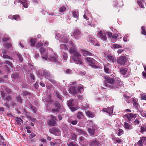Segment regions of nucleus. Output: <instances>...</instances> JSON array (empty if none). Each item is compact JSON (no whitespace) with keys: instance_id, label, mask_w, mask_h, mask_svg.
I'll return each instance as SVG.
<instances>
[{"instance_id":"50","label":"nucleus","mask_w":146,"mask_h":146,"mask_svg":"<svg viewBox=\"0 0 146 146\" xmlns=\"http://www.w3.org/2000/svg\"><path fill=\"white\" fill-rule=\"evenodd\" d=\"M4 139L2 136H0V145H3L4 143Z\"/></svg>"},{"instance_id":"11","label":"nucleus","mask_w":146,"mask_h":146,"mask_svg":"<svg viewBox=\"0 0 146 146\" xmlns=\"http://www.w3.org/2000/svg\"><path fill=\"white\" fill-rule=\"evenodd\" d=\"M102 111L107 112L110 116V115L113 113V108L108 107L107 108H103Z\"/></svg>"},{"instance_id":"36","label":"nucleus","mask_w":146,"mask_h":146,"mask_svg":"<svg viewBox=\"0 0 146 146\" xmlns=\"http://www.w3.org/2000/svg\"><path fill=\"white\" fill-rule=\"evenodd\" d=\"M24 1V2H23L21 1H19V2L21 4H22L24 7L25 8H27L28 7L27 1H26V0H25V1Z\"/></svg>"},{"instance_id":"57","label":"nucleus","mask_w":146,"mask_h":146,"mask_svg":"<svg viewBox=\"0 0 146 146\" xmlns=\"http://www.w3.org/2000/svg\"><path fill=\"white\" fill-rule=\"evenodd\" d=\"M3 57L4 58H8L11 60H12L13 58L11 57L8 56L6 54H4Z\"/></svg>"},{"instance_id":"63","label":"nucleus","mask_w":146,"mask_h":146,"mask_svg":"<svg viewBox=\"0 0 146 146\" xmlns=\"http://www.w3.org/2000/svg\"><path fill=\"white\" fill-rule=\"evenodd\" d=\"M83 88L82 86H78L77 89L78 92L81 93L82 90H83Z\"/></svg>"},{"instance_id":"6","label":"nucleus","mask_w":146,"mask_h":146,"mask_svg":"<svg viewBox=\"0 0 146 146\" xmlns=\"http://www.w3.org/2000/svg\"><path fill=\"white\" fill-rule=\"evenodd\" d=\"M51 119L49 121L48 125L50 126H55L56 124V121L57 120L56 117L52 115H51Z\"/></svg>"},{"instance_id":"52","label":"nucleus","mask_w":146,"mask_h":146,"mask_svg":"<svg viewBox=\"0 0 146 146\" xmlns=\"http://www.w3.org/2000/svg\"><path fill=\"white\" fill-rule=\"evenodd\" d=\"M145 27L143 26L141 27L142 31L141 33L142 35H146V31H145Z\"/></svg>"},{"instance_id":"40","label":"nucleus","mask_w":146,"mask_h":146,"mask_svg":"<svg viewBox=\"0 0 146 146\" xmlns=\"http://www.w3.org/2000/svg\"><path fill=\"white\" fill-rule=\"evenodd\" d=\"M135 146H143V143L140 140L134 145Z\"/></svg>"},{"instance_id":"4","label":"nucleus","mask_w":146,"mask_h":146,"mask_svg":"<svg viewBox=\"0 0 146 146\" xmlns=\"http://www.w3.org/2000/svg\"><path fill=\"white\" fill-rule=\"evenodd\" d=\"M69 51L71 54H73V55L72 56V57H76L81 56L80 54L77 51L76 48H70Z\"/></svg>"},{"instance_id":"29","label":"nucleus","mask_w":146,"mask_h":146,"mask_svg":"<svg viewBox=\"0 0 146 146\" xmlns=\"http://www.w3.org/2000/svg\"><path fill=\"white\" fill-rule=\"evenodd\" d=\"M11 17H12V20H15L18 21L20 19V17L19 15H15L13 16H12Z\"/></svg>"},{"instance_id":"26","label":"nucleus","mask_w":146,"mask_h":146,"mask_svg":"<svg viewBox=\"0 0 146 146\" xmlns=\"http://www.w3.org/2000/svg\"><path fill=\"white\" fill-rule=\"evenodd\" d=\"M106 58L108 60L111 61L113 63L114 62V57L111 55L110 54L108 55Z\"/></svg>"},{"instance_id":"42","label":"nucleus","mask_w":146,"mask_h":146,"mask_svg":"<svg viewBox=\"0 0 146 146\" xmlns=\"http://www.w3.org/2000/svg\"><path fill=\"white\" fill-rule=\"evenodd\" d=\"M113 46L114 48H121L122 47V46L119 45L117 44H113Z\"/></svg>"},{"instance_id":"54","label":"nucleus","mask_w":146,"mask_h":146,"mask_svg":"<svg viewBox=\"0 0 146 146\" xmlns=\"http://www.w3.org/2000/svg\"><path fill=\"white\" fill-rule=\"evenodd\" d=\"M74 100L73 99H71L68 102L67 104L68 106H72L73 105L72 102Z\"/></svg>"},{"instance_id":"61","label":"nucleus","mask_w":146,"mask_h":146,"mask_svg":"<svg viewBox=\"0 0 146 146\" xmlns=\"http://www.w3.org/2000/svg\"><path fill=\"white\" fill-rule=\"evenodd\" d=\"M61 47L64 48V50H65L66 49L68 50L66 44H61L60 45Z\"/></svg>"},{"instance_id":"64","label":"nucleus","mask_w":146,"mask_h":146,"mask_svg":"<svg viewBox=\"0 0 146 146\" xmlns=\"http://www.w3.org/2000/svg\"><path fill=\"white\" fill-rule=\"evenodd\" d=\"M12 78L14 79H16L18 78V75L17 74H13L11 76Z\"/></svg>"},{"instance_id":"38","label":"nucleus","mask_w":146,"mask_h":146,"mask_svg":"<svg viewBox=\"0 0 146 146\" xmlns=\"http://www.w3.org/2000/svg\"><path fill=\"white\" fill-rule=\"evenodd\" d=\"M68 146H79L75 142H71L68 144L67 143Z\"/></svg>"},{"instance_id":"10","label":"nucleus","mask_w":146,"mask_h":146,"mask_svg":"<svg viewBox=\"0 0 146 146\" xmlns=\"http://www.w3.org/2000/svg\"><path fill=\"white\" fill-rule=\"evenodd\" d=\"M80 56L78 57H72L73 60L74 61L75 63L79 64H82V61L81 58H80Z\"/></svg>"},{"instance_id":"51","label":"nucleus","mask_w":146,"mask_h":146,"mask_svg":"<svg viewBox=\"0 0 146 146\" xmlns=\"http://www.w3.org/2000/svg\"><path fill=\"white\" fill-rule=\"evenodd\" d=\"M105 85L106 86H107L111 89H115L116 88L115 87V85H108L106 82L105 83Z\"/></svg>"},{"instance_id":"56","label":"nucleus","mask_w":146,"mask_h":146,"mask_svg":"<svg viewBox=\"0 0 146 146\" xmlns=\"http://www.w3.org/2000/svg\"><path fill=\"white\" fill-rule=\"evenodd\" d=\"M123 133V131L121 129H119V132L117 134V135L119 136L121 135Z\"/></svg>"},{"instance_id":"17","label":"nucleus","mask_w":146,"mask_h":146,"mask_svg":"<svg viewBox=\"0 0 146 146\" xmlns=\"http://www.w3.org/2000/svg\"><path fill=\"white\" fill-rule=\"evenodd\" d=\"M73 17L77 19H78L79 13L78 11L76 10H74L71 11Z\"/></svg>"},{"instance_id":"62","label":"nucleus","mask_w":146,"mask_h":146,"mask_svg":"<svg viewBox=\"0 0 146 146\" xmlns=\"http://www.w3.org/2000/svg\"><path fill=\"white\" fill-rule=\"evenodd\" d=\"M123 97L125 99V100L126 101L128 100L130 98V97L129 96L126 95L125 94H124L123 95Z\"/></svg>"},{"instance_id":"34","label":"nucleus","mask_w":146,"mask_h":146,"mask_svg":"<svg viewBox=\"0 0 146 146\" xmlns=\"http://www.w3.org/2000/svg\"><path fill=\"white\" fill-rule=\"evenodd\" d=\"M84 117L82 112H79L77 113V117L79 119H80Z\"/></svg>"},{"instance_id":"12","label":"nucleus","mask_w":146,"mask_h":146,"mask_svg":"<svg viewBox=\"0 0 146 146\" xmlns=\"http://www.w3.org/2000/svg\"><path fill=\"white\" fill-rule=\"evenodd\" d=\"M122 83L120 80L119 78H118L115 81V88H119V87L122 86Z\"/></svg>"},{"instance_id":"55","label":"nucleus","mask_w":146,"mask_h":146,"mask_svg":"<svg viewBox=\"0 0 146 146\" xmlns=\"http://www.w3.org/2000/svg\"><path fill=\"white\" fill-rule=\"evenodd\" d=\"M62 55L64 60H67L68 56L67 53L65 52H63Z\"/></svg>"},{"instance_id":"19","label":"nucleus","mask_w":146,"mask_h":146,"mask_svg":"<svg viewBox=\"0 0 146 146\" xmlns=\"http://www.w3.org/2000/svg\"><path fill=\"white\" fill-rule=\"evenodd\" d=\"M81 51L82 54L84 56H92V53L87 50H81Z\"/></svg>"},{"instance_id":"44","label":"nucleus","mask_w":146,"mask_h":146,"mask_svg":"<svg viewBox=\"0 0 146 146\" xmlns=\"http://www.w3.org/2000/svg\"><path fill=\"white\" fill-rule=\"evenodd\" d=\"M140 140L142 141V143L144 144L146 142V137L143 136L140 137Z\"/></svg>"},{"instance_id":"43","label":"nucleus","mask_w":146,"mask_h":146,"mask_svg":"<svg viewBox=\"0 0 146 146\" xmlns=\"http://www.w3.org/2000/svg\"><path fill=\"white\" fill-rule=\"evenodd\" d=\"M3 63L7 64L10 67H13V64L10 61H6L5 62H4Z\"/></svg>"},{"instance_id":"2","label":"nucleus","mask_w":146,"mask_h":146,"mask_svg":"<svg viewBox=\"0 0 146 146\" xmlns=\"http://www.w3.org/2000/svg\"><path fill=\"white\" fill-rule=\"evenodd\" d=\"M127 58L125 56H121L117 58V62L120 65L123 66L127 62Z\"/></svg>"},{"instance_id":"9","label":"nucleus","mask_w":146,"mask_h":146,"mask_svg":"<svg viewBox=\"0 0 146 146\" xmlns=\"http://www.w3.org/2000/svg\"><path fill=\"white\" fill-rule=\"evenodd\" d=\"M105 81L109 84H114L115 82V79L114 78H110L109 76H105L104 77Z\"/></svg>"},{"instance_id":"46","label":"nucleus","mask_w":146,"mask_h":146,"mask_svg":"<svg viewBox=\"0 0 146 146\" xmlns=\"http://www.w3.org/2000/svg\"><path fill=\"white\" fill-rule=\"evenodd\" d=\"M56 94L57 97L60 100H62V96L60 94L59 92L58 91H56Z\"/></svg>"},{"instance_id":"1","label":"nucleus","mask_w":146,"mask_h":146,"mask_svg":"<svg viewBox=\"0 0 146 146\" xmlns=\"http://www.w3.org/2000/svg\"><path fill=\"white\" fill-rule=\"evenodd\" d=\"M85 60L87 61V63L90 66L96 69L99 68V66L96 65V61L94 58L89 57L85 58Z\"/></svg>"},{"instance_id":"35","label":"nucleus","mask_w":146,"mask_h":146,"mask_svg":"<svg viewBox=\"0 0 146 146\" xmlns=\"http://www.w3.org/2000/svg\"><path fill=\"white\" fill-rule=\"evenodd\" d=\"M16 100L18 102H19V103H22V99L21 96L19 95H18L15 98Z\"/></svg>"},{"instance_id":"48","label":"nucleus","mask_w":146,"mask_h":146,"mask_svg":"<svg viewBox=\"0 0 146 146\" xmlns=\"http://www.w3.org/2000/svg\"><path fill=\"white\" fill-rule=\"evenodd\" d=\"M5 46L7 48H12V45L11 43H7L5 44Z\"/></svg>"},{"instance_id":"47","label":"nucleus","mask_w":146,"mask_h":146,"mask_svg":"<svg viewBox=\"0 0 146 146\" xmlns=\"http://www.w3.org/2000/svg\"><path fill=\"white\" fill-rule=\"evenodd\" d=\"M16 120L17 122V123L18 124H21L20 122H23V121L20 118H19L18 117H17L16 118Z\"/></svg>"},{"instance_id":"3","label":"nucleus","mask_w":146,"mask_h":146,"mask_svg":"<svg viewBox=\"0 0 146 146\" xmlns=\"http://www.w3.org/2000/svg\"><path fill=\"white\" fill-rule=\"evenodd\" d=\"M97 35L102 40L105 41L107 40V38L106 36L107 32L101 30L98 32Z\"/></svg>"},{"instance_id":"37","label":"nucleus","mask_w":146,"mask_h":146,"mask_svg":"<svg viewBox=\"0 0 146 146\" xmlns=\"http://www.w3.org/2000/svg\"><path fill=\"white\" fill-rule=\"evenodd\" d=\"M66 10V8L64 6H61L59 8V11L60 12H63Z\"/></svg>"},{"instance_id":"8","label":"nucleus","mask_w":146,"mask_h":146,"mask_svg":"<svg viewBox=\"0 0 146 146\" xmlns=\"http://www.w3.org/2000/svg\"><path fill=\"white\" fill-rule=\"evenodd\" d=\"M73 35L76 38L78 39L81 37L82 33L78 29H76L74 30Z\"/></svg>"},{"instance_id":"21","label":"nucleus","mask_w":146,"mask_h":146,"mask_svg":"<svg viewBox=\"0 0 146 146\" xmlns=\"http://www.w3.org/2000/svg\"><path fill=\"white\" fill-rule=\"evenodd\" d=\"M48 59L52 62H54L56 64H59V62H58L56 58L54 56H49Z\"/></svg>"},{"instance_id":"60","label":"nucleus","mask_w":146,"mask_h":146,"mask_svg":"<svg viewBox=\"0 0 146 146\" xmlns=\"http://www.w3.org/2000/svg\"><path fill=\"white\" fill-rule=\"evenodd\" d=\"M1 94L2 97L4 99L6 97L5 93L4 91H2L1 92Z\"/></svg>"},{"instance_id":"14","label":"nucleus","mask_w":146,"mask_h":146,"mask_svg":"<svg viewBox=\"0 0 146 146\" xmlns=\"http://www.w3.org/2000/svg\"><path fill=\"white\" fill-rule=\"evenodd\" d=\"M74 129L78 135L80 134L84 135H86V132L82 129L76 128H75Z\"/></svg>"},{"instance_id":"5","label":"nucleus","mask_w":146,"mask_h":146,"mask_svg":"<svg viewBox=\"0 0 146 146\" xmlns=\"http://www.w3.org/2000/svg\"><path fill=\"white\" fill-rule=\"evenodd\" d=\"M49 131L50 133L53 134L55 135H59L60 134V130L56 127H53L49 129Z\"/></svg>"},{"instance_id":"20","label":"nucleus","mask_w":146,"mask_h":146,"mask_svg":"<svg viewBox=\"0 0 146 146\" xmlns=\"http://www.w3.org/2000/svg\"><path fill=\"white\" fill-rule=\"evenodd\" d=\"M137 3L139 6L141 8L144 9L146 5L145 3L143 1H138Z\"/></svg>"},{"instance_id":"22","label":"nucleus","mask_w":146,"mask_h":146,"mask_svg":"<svg viewBox=\"0 0 146 146\" xmlns=\"http://www.w3.org/2000/svg\"><path fill=\"white\" fill-rule=\"evenodd\" d=\"M88 132L90 135H93L95 134V129L93 127L88 129Z\"/></svg>"},{"instance_id":"31","label":"nucleus","mask_w":146,"mask_h":146,"mask_svg":"<svg viewBox=\"0 0 146 146\" xmlns=\"http://www.w3.org/2000/svg\"><path fill=\"white\" fill-rule=\"evenodd\" d=\"M121 74L123 75H125L127 72V70L124 68H122L120 70Z\"/></svg>"},{"instance_id":"30","label":"nucleus","mask_w":146,"mask_h":146,"mask_svg":"<svg viewBox=\"0 0 146 146\" xmlns=\"http://www.w3.org/2000/svg\"><path fill=\"white\" fill-rule=\"evenodd\" d=\"M86 113L89 117H93L95 115L94 113H92L91 111H89L86 112Z\"/></svg>"},{"instance_id":"58","label":"nucleus","mask_w":146,"mask_h":146,"mask_svg":"<svg viewBox=\"0 0 146 146\" xmlns=\"http://www.w3.org/2000/svg\"><path fill=\"white\" fill-rule=\"evenodd\" d=\"M70 49L71 48H76L75 46V45H74V44L72 42L70 41Z\"/></svg>"},{"instance_id":"25","label":"nucleus","mask_w":146,"mask_h":146,"mask_svg":"<svg viewBox=\"0 0 146 146\" xmlns=\"http://www.w3.org/2000/svg\"><path fill=\"white\" fill-rule=\"evenodd\" d=\"M141 130L139 131L141 133H143L145 132H146V125H144L140 127Z\"/></svg>"},{"instance_id":"18","label":"nucleus","mask_w":146,"mask_h":146,"mask_svg":"<svg viewBox=\"0 0 146 146\" xmlns=\"http://www.w3.org/2000/svg\"><path fill=\"white\" fill-rule=\"evenodd\" d=\"M70 93L71 94H75L78 92L76 88L75 87H71L69 89Z\"/></svg>"},{"instance_id":"33","label":"nucleus","mask_w":146,"mask_h":146,"mask_svg":"<svg viewBox=\"0 0 146 146\" xmlns=\"http://www.w3.org/2000/svg\"><path fill=\"white\" fill-rule=\"evenodd\" d=\"M36 42V40L34 39H31L30 40V44L31 46L33 47L35 46V43Z\"/></svg>"},{"instance_id":"15","label":"nucleus","mask_w":146,"mask_h":146,"mask_svg":"<svg viewBox=\"0 0 146 146\" xmlns=\"http://www.w3.org/2000/svg\"><path fill=\"white\" fill-rule=\"evenodd\" d=\"M74 118V117H70L68 118V121L69 123H70L72 124L76 125L78 121L76 119L75 120H73V119Z\"/></svg>"},{"instance_id":"24","label":"nucleus","mask_w":146,"mask_h":146,"mask_svg":"<svg viewBox=\"0 0 146 146\" xmlns=\"http://www.w3.org/2000/svg\"><path fill=\"white\" fill-rule=\"evenodd\" d=\"M132 100L133 101V106L135 108H137L138 107V104L137 102V100L136 99L132 98Z\"/></svg>"},{"instance_id":"23","label":"nucleus","mask_w":146,"mask_h":146,"mask_svg":"<svg viewBox=\"0 0 146 146\" xmlns=\"http://www.w3.org/2000/svg\"><path fill=\"white\" fill-rule=\"evenodd\" d=\"M43 75L46 78L50 77V74L49 72L47 70L43 71Z\"/></svg>"},{"instance_id":"53","label":"nucleus","mask_w":146,"mask_h":146,"mask_svg":"<svg viewBox=\"0 0 146 146\" xmlns=\"http://www.w3.org/2000/svg\"><path fill=\"white\" fill-rule=\"evenodd\" d=\"M4 99L7 101H9L11 100L12 97L9 95H7Z\"/></svg>"},{"instance_id":"49","label":"nucleus","mask_w":146,"mask_h":146,"mask_svg":"<svg viewBox=\"0 0 146 146\" xmlns=\"http://www.w3.org/2000/svg\"><path fill=\"white\" fill-rule=\"evenodd\" d=\"M16 55L19 58V60L20 62H22L23 60V57L22 55L19 53H17L16 54Z\"/></svg>"},{"instance_id":"45","label":"nucleus","mask_w":146,"mask_h":146,"mask_svg":"<svg viewBox=\"0 0 146 146\" xmlns=\"http://www.w3.org/2000/svg\"><path fill=\"white\" fill-rule=\"evenodd\" d=\"M139 119L137 118L133 122V124L135 125H138L140 122Z\"/></svg>"},{"instance_id":"28","label":"nucleus","mask_w":146,"mask_h":146,"mask_svg":"<svg viewBox=\"0 0 146 146\" xmlns=\"http://www.w3.org/2000/svg\"><path fill=\"white\" fill-rule=\"evenodd\" d=\"M54 106L55 108L59 110H60L61 108V106L60 104L58 101H55L54 103Z\"/></svg>"},{"instance_id":"32","label":"nucleus","mask_w":146,"mask_h":146,"mask_svg":"<svg viewBox=\"0 0 146 146\" xmlns=\"http://www.w3.org/2000/svg\"><path fill=\"white\" fill-rule=\"evenodd\" d=\"M77 137V135L74 133H72L71 134V137L75 141Z\"/></svg>"},{"instance_id":"7","label":"nucleus","mask_w":146,"mask_h":146,"mask_svg":"<svg viewBox=\"0 0 146 146\" xmlns=\"http://www.w3.org/2000/svg\"><path fill=\"white\" fill-rule=\"evenodd\" d=\"M123 117L127 122H130L131 121V119L134 118L133 116V113H128L125 114Z\"/></svg>"},{"instance_id":"39","label":"nucleus","mask_w":146,"mask_h":146,"mask_svg":"<svg viewBox=\"0 0 146 146\" xmlns=\"http://www.w3.org/2000/svg\"><path fill=\"white\" fill-rule=\"evenodd\" d=\"M104 70L105 72L107 73H109L110 72V70L106 66L104 65Z\"/></svg>"},{"instance_id":"41","label":"nucleus","mask_w":146,"mask_h":146,"mask_svg":"<svg viewBox=\"0 0 146 146\" xmlns=\"http://www.w3.org/2000/svg\"><path fill=\"white\" fill-rule=\"evenodd\" d=\"M45 51V49L43 47H41L39 49V51L41 55L44 54Z\"/></svg>"},{"instance_id":"27","label":"nucleus","mask_w":146,"mask_h":146,"mask_svg":"<svg viewBox=\"0 0 146 146\" xmlns=\"http://www.w3.org/2000/svg\"><path fill=\"white\" fill-rule=\"evenodd\" d=\"M98 143L96 140L94 141H91V142L89 144L90 146H97Z\"/></svg>"},{"instance_id":"59","label":"nucleus","mask_w":146,"mask_h":146,"mask_svg":"<svg viewBox=\"0 0 146 146\" xmlns=\"http://www.w3.org/2000/svg\"><path fill=\"white\" fill-rule=\"evenodd\" d=\"M43 45V44L42 42H38L36 46V48H39Z\"/></svg>"},{"instance_id":"16","label":"nucleus","mask_w":146,"mask_h":146,"mask_svg":"<svg viewBox=\"0 0 146 146\" xmlns=\"http://www.w3.org/2000/svg\"><path fill=\"white\" fill-rule=\"evenodd\" d=\"M132 124L125 122L124 123V127L126 129L129 130L132 129Z\"/></svg>"},{"instance_id":"13","label":"nucleus","mask_w":146,"mask_h":146,"mask_svg":"<svg viewBox=\"0 0 146 146\" xmlns=\"http://www.w3.org/2000/svg\"><path fill=\"white\" fill-rule=\"evenodd\" d=\"M89 40L90 42L92 45H94L95 46H99V45L98 43H97L96 40L93 38H89Z\"/></svg>"}]
</instances>
